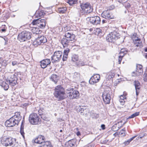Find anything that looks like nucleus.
Instances as JSON below:
<instances>
[{
    "label": "nucleus",
    "mask_w": 147,
    "mask_h": 147,
    "mask_svg": "<svg viewBox=\"0 0 147 147\" xmlns=\"http://www.w3.org/2000/svg\"><path fill=\"white\" fill-rule=\"evenodd\" d=\"M45 138L42 135L39 136L34 140L35 143L38 144H42L44 142Z\"/></svg>",
    "instance_id": "a211bd4d"
},
{
    "label": "nucleus",
    "mask_w": 147,
    "mask_h": 147,
    "mask_svg": "<svg viewBox=\"0 0 147 147\" xmlns=\"http://www.w3.org/2000/svg\"><path fill=\"white\" fill-rule=\"evenodd\" d=\"M20 133L23 137L24 138V127L22 126V125L20 127Z\"/></svg>",
    "instance_id": "58836bf2"
},
{
    "label": "nucleus",
    "mask_w": 147,
    "mask_h": 147,
    "mask_svg": "<svg viewBox=\"0 0 147 147\" xmlns=\"http://www.w3.org/2000/svg\"><path fill=\"white\" fill-rule=\"evenodd\" d=\"M120 99L124 100L125 99H126L125 96L124 95H121L120 97Z\"/></svg>",
    "instance_id": "49530a36"
},
{
    "label": "nucleus",
    "mask_w": 147,
    "mask_h": 147,
    "mask_svg": "<svg viewBox=\"0 0 147 147\" xmlns=\"http://www.w3.org/2000/svg\"><path fill=\"white\" fill-rule=\"evenodd\" d=\"M39 147H53L49 141L44 142Z\"/></svg>",
    "instance_id": "b1692460"
},
{
    "label": "nucleus",
    "mask_w": 147,
    "mask_h": 147,
    "mask_svg": "<svg viewBox=\"0 0 147 147\" xmlns=\"http://www.w3.org/2000/svg\"><path fill=\"white\" fill-rule=\"evenodd\" d=\"M127 52V50L125 48H123L121 49L120 53L121 54L122 53H123V55L124 54H126V53Z\"/></svg>",
    "instance_id": "4c0bfd02"
},
{
    "label": "nucleus",
    "mask_w": 147,
    "mask_h": 147,
    "mask_svg": "<svg viewBox=\"0 0 147 147\" xmlns=\"http://www.w3.org/2000/svg\"><path fill=\"white\" fill-rule=\"evenodd\" d=\"M130 49L132 51V52H134V51H132V49Z\"/></svg>",
    "instance_id": "69168bd1"
},
{
    "label": "nucleus",
    "mask_w": 147,
    "mask_h": 147,
    "mask_svg": "<svg viewBox=\"0 0 147 147\" xmlns=\"http://www.w3.org/2000/svg\"><path fill=\"white\" fill-rule=\"evenodd\" d=\"M89 20L90 22L94 25L99 24L100 22V18L97 16L90 17Z\"/></svg>",
    "instance_id": "ddd939ff"
},
{
    "label": "nucleus",
    "mask_w": 147,
    "mask_h": 147,
    "mask_svg": "<svg viewBox=\"0 0 147 147\" xmlns=\"http://www.w3.org/2000/svg\"><path fill=\"white\" fill-rule=\"evenodd\" d=\"M88 99L90 100L91 101H93L94 100V98L93 97H91L90 96H89L88 97Z\"/></svg>",
    "instance_id": "a18cd8bd"
},
{
    "label": "nucleus",
    "mask_w": 147,
    "mask_h": 147,
    "mask_svg": "<svg viewBox=\"0 0 147 147\" xmlns=\"http://www.w3.org/2000/svg\"><path fill=\"white\" fill-rule=\"evenodd\" d=\"M37 13H36V14H35V16H37Z\"/></svg>",
    "instance_id": "0e129e2a"
},
{
    "label": "nucleus",
    "mask_w": 147,
    "mask_h": 147,
    "mask_svg": "<svg viewBox=\"0 0 147 147\" xmlns=\"http://www.w3.org/2000/svg\"><path fill=\"white\" fill-rule=\"evenodd\" d=\"M83 107L82 106H79L78 107V111L81 113H83L84 110V109Z\"/></svg>",
    "instance_id": "f704fd0d"
},
{
    "label": "nucleus",
    "mask_w": 147,
    "mask_h": 147,
    "mask_svg": "<svg viewBox=\"0 0 147 147\" xmlns=\"http://www.w3.org/2000/svg\"><path fill=\"white\" fill-rule=\"evenodd\" d=\"M63 131V130L62 129H61L60 130V132H62Z\"/></svg>",
    "instance_id": "e2e57ef3"
},
{
    "label": "nucleus",
    "mask_w": 147,
    "mask_h": 147,
    "mask_svg": "<svg viewBox=\"0 0 147 147\" xmlns=\"http://www.w3.org/2000/svg\"><path fill=\"white\" fill-rule=\"evenodd\" d=\"M32 24L35 25L38 28H44L45 25V21L44 19H38L33 20Z\"/></svg>",
    "instance_id": "1a4fd4ad"
},
{
    "label": "nucleus",
    "mask_w": 147,
    "mask_h": 147,
    "mask_svg": "<svg viewBox=\"0 0 147 147\" xmlns=\"http://www.w3.org/2000/svg\"><path fill=\"white\" fill-rule=\"evenodd\" d=\"M123 5L126 8H129L130 6V4L127 1L125 2L123 4Z\"/></svg>",
    "instance_id": "a19ab883"
},
{
    "label": "nucleus",
    "mask_w": 147,
    "mask_h": 147,
    "mask_svg": "<svg viewBox=\"0 0 147 147\" xmlns=\"http://www.w3.org/2000/svg\"><path fill=\"white\" fill-rule=\"evenodd\" d=\"M32 30L34 34H38L40 32L39 28L37 27L33 28Z\"/></svg>",
    "instance_id": "cd10ccee"
},
{
    "label": "nucleus",
    "mask_w": 147,
    "mask_h": 147,
    "mask_svg": "<svg viewBox=\"0 0 147 147\" xmlns=\"http://www.w3.org/2000/svg\"><path fill=\"white\" fill-rule=\"evenodd\" d=\"M97 30L98 31V33H100L101 32V30L99 29H97Z\"/></svg>",
    "instance_id": "6e6d98bb"
},
{
    "label": "nucleus",
    "mask_w": 147,
    "mask_h": 147,
    "mask_svg": "<svg viewBox=\"0 0 147 147\" xmlns=\"http://www.w3.org/2000/svg\"><path fill=\"white\" fill-rule=\"evenodd\" d=\"M111 74V75L109 74V75L108 77L109 78V79L112 78L114 76V74Z\"/></svg>",
    "instance_id": "de8ad7c7"
},
{
    "label": "nucleus",
    "mask_w": 147,
    "mask_h": 147,
    "mask_svg": "<svg viewBox=\"0 0 147 147\" xmlns=\"http://www.w3.org/2000/svg\"><path fill=\"white\" fill-rule=\"evenodd\" d=\"M65 37L70 41H71L72 43L76 40L75 35L69 32H67L65 33Z\"/></svg>",
    "instance_id": "2eb2a0df"
},
{
    "label": "nucleus",
    "mask_w": 147,
    "mask_h": 147,
    "mask_svg": "<svg viewBox=\"0 0 147 147\" xmlns=\"http://www.w3.org/2000/svg\"><path fill=\"white\" fill-rule=\"evenodd\" d=\"M125 129L124 128L122 130H121V131L120 133L121 136L124 137L125 136Z\"/></svg>",
    "instance_id": "e433bc0d"
},
{
    "label": "nucleus",
    "mask_w": 147,
    "mask_h": 147,
    "mask_svg": "<svg viewBox=\"0 0 147 147\" xmlns=\"http://www.w3.org/2000/svg\"><path fill=\"white\" fill-rule=\"evenodd\" d=\"M65 145V147H72L74 145V144L72 140H70L66 142Z\"/></svg>",
    "instance_id": "a878e982"
},
{
    "label": "nucleus",
    "mask_w": 147,
    "mask_h": 147,
    "mask_svg": "<svg viewBox=\"0 0 147 147\" xmlns=\"http://www.w3.org/2000/svg\"><path fill=\"white\" fill-rule=\"evenodd\" d=\"M123 56H124V54L121 56L120 55V56H119L118 62L119 64H120L121 61L122 60V57Z\"/></svg>",
    "instance_id": "37998d69"
},
{
    "label": "nucleus",
    "mask_w": 147,
    "mask_h": 147,
    "mask_svg": "<svg viewBox=\"0 0 147 147\" xmlns=\"http://www.w3.org/2000/svg\"><path fill=\"white\" fill-rule=\"evenodd\" d=\"M105 21L106 20H103L102 21V23L103 24V23H105L106 22Z\"/></svg>",
    "instance_id": "13d9d810"
},
{
    "label": "nucleus",
    "mask_w": 147,
    "mask_h": 147,
    "mask_svg": "<svg viewBox=\"0 0 147 147\" xmlns=\"http://www.w3.org/2000/svg\"><path fill=\"white\" fill-rule=\"evenodd\" d=\"M139 137H140V138H142L143 137V136H139Z\"/></svg>",
    "instance_id": "680f3d73"
},
{
    "label": "nucleus",
    "mask_w": 147,
    "mask_h": 147,
    "mask_svg": "<svg viewBox=\"0 0 147 147\" xmlns=\"http://www.w3.org/2000/svg\"><path fill=\"white\" fill-rule=\"evenodd\" d=\"M6 82L11 86H14L16 84V80L11 77H9L6 80Z\"/></svg>",
    "instance_id": "aec40b11"
},
{
    "label": "nucleus",
    "mask_w": 147,
    "mask_h": 147,
    "mask_svg": "<svg viewBox=\"0 0 147 147\" xmlns=\"http://www.w3.org/2000/svg\"><path fill=\"white\" fill-rule=\"evenodd\" d=\"M136 136H134L131 138L129 140H127L126 142H124V143L125 145H127L129 143V142H131L132 140H133L135 137Z\"/></svg>",
    "instance_id": "473e14b6"
},
{
    "label": "nucleus",
    "mask_w": 147,
    "mask_h": 147,
    "mask_svg": "<svg viewBox=\"0 0 147 147\" xmlns=\"http://www.w3.org/2000/svg\"><path fill=\"white\" fill-rule=\"evenodd\" d=\"M102 16L106 19H111L109 11L108 10L103 12L102 14Z\"/></svg>",
    "instance_id": "4be33fe9"
},
{
    "label": "nucleus",
    "mask_w": 147,
    "mask_h": 147,
    "mask_svg": "<svg viewBox=\"0 0 147 147\" xmlns=\"http://www.w3.org/2000/svg\"><path fill=\"white\" fill-rule=\"evenodd\" d=\"M67 96L70 99L77 98L79 96V93L78 91L74 90L73 88L67 90Z\"/></svg>",
    "instance_id": "423d86ee"
},
{
    "label": "nucleus",
    "mask_w": 147,
    "mask_h": 147,
    "mask_svg": "<svg viewBox=\"0 0 147 147\" xmlns=\"http://www.w3.org/2000/svg\"><path fill=\"white\" fill-rule=\"evenodd\" d=\"M136 90V94L137 96H138L139 94V90Z\"/></svg>",
    "instance_id": "3c124183"
},
{
    "label": "nucleus",
    "mask_w": 147,
    "mask_h": 147,
    "mask_svg": "<svg viewBox=\"0 0 147 147\" xmlns=\"http://www.w3.org/2000/svg\"><path fill=\"white\" fill-rule=\"evenodd\" d=\"M132 76H135L134 75H133H133H132Z\"/></svg>",
    "instance_id": "774afa93"
},
{
    "label": "nucleus",
    "mask_w": 147,
    "mask_h": 147,
    "mask_svg": "<svg viewBox=\"0 0 147 147\" xmlns=\"http://www.w3.org/2000/svg\"><path fill=\"white\" fill-rule=\"evenodd\" d=\"M74 77L77 80H78L80 78V74L78 72H75L74 74Z\"/></svg>",
    "instance_id": "c9c22d12"
},
{
    "label": "nucleus",
    "mask_w": 147,
    "mask_h": 147,
    "mask_svg": "<svg viewBox=\"0 0 147 147\" xmlns=\"http://www.w3.org/2000/svg\"><path fill=\"white\" fill-rule=\"evenodd\" d=\"M62 55V52L61 51L55 52L51 57L52 62L54 63L59 61L61 59Z\"/></svg>",
    "instance_id": "6e6552de"
},
{
    "label": "nucleus",
    "mask_w": 147,
    "mask_h": 147,
    "mask_svg": "<svg viewBox=\"0 0 147 147\" xmlns=\"http://www.w3.org/2000/svg\"><path fill=\"white\" fill-rule=\"evenodd\" d=\"M40 65L42 68H46L47 66L49 64L51 63L50 60L48 59H46L40 62Z\"/></svg>",
    "instance_id": "f3484780"
},
{
    "label": "nucleus",
    "mask_w": 147,
    "mask_h": 147,
    "mask_svg": "<svg viewBox=\"0 0 147 147\" xmlns=\"http://www.w3.org/2000/svg\"><path fill=\"white\" fill-rule=\"evenodd\" d=\"M142 66V65L139 64H138L136 65V72H133V74L136 73V74L137 76L139 75L140 74L143 72Z\"/></svg>",
    "instance_id": "6ab92c4d"
},
{
    "label": "nucleus",
    "mask_w": 147,
    "mask_h": 147,
    "mask_svg": "<svg viewBox=\"0 0 147 147\" xmlns=\"http://www.w3.org/2000/svg\"><path fill=\"white\" fill-rule=\"evenodd\" d=\"M54 95L59 101L64 99L66 96L64 89L61 86H57L55 88Z\"/></svg>",
    "instance_id": "f257e3e1"
},
{
    "label": "nucleus",
    "mask_w": 147,
    "mask_h": 147,
    "mask_svg": "<svg viewBox=\"0 0 147 147\" xmlns=\"http://www.w3.org/2000/svg\"><path fill=\"white\" fill-rule=\"evenodd\" d=\"M76 135L78 136H79L81 135V133L80 131H78L77 132Z\"/></svg>",
    "instance_id": "864d4df0"
},
{
    "label": "nucleus",
    "mask_w": 147,
    "mask_h": 147,
    "mask_svg": "<svg viewBox=\"0 0 147 147\" xmlns=\"http://www.w3.org/2000/svg\"><path fill=\"white\" fill-rule=\"evenodd\" d=\"M134 40L133 42L136 46L140 48L142 47V43L140 38H138V39H134Z\"/></svg>",
    "instance_id": "412c9836"
},
{
    "label": "nucleus",
    "mask_w": 147,
    "mask_h": 147,
    "mask_svg": "<svg viewBox=\"0 0 147 147\" xmlns=\"http://www.w3.org/2000/svg\"><path fill=\"white\" fill-rule=\"evenodd\" d=\"M140 113L139 112H137L135 113H134L131 116H129L128 119H130L132 118H134V117L138 116L139 114Z\"/></svg>",
    "instance_id": "7c9ffc66"
},
{
    "label": "nucleus",
    "mask_w": 147,
    "mask_h": 147,
    "mask_svg": "<svg viewBox=\"0 0 147 147\" xmlns=\"http://www.w3.org/2000/svg\"><path fill=\"white\" fill-rule=\"evenodd\" d=\"M137 34H133L132 36V39L133 40V41H134V39H137L138 38L137 37Z\"/></svg>",
    "instance_id": "79ce46f5"
},
{
    "label": "nucleus",
    "mask_w": 147,
    "mask_h": 147,
    "mask_svg": "<svg viewBox=\"0 0 147 147\" xmlns=\"http://www.w3.org/2000/svg\"><path fill=\"white\" fill-rule=\"evenodd\" d=\"M1 31L3 32H5L6 31V29L4 28V27H3V28L1 29Z\"/></svg>",
    "instance_id": "5fc2aeb1"
},
{
    "label": "nucleus",
    "mask_w": 147,
    "mask_h": 147,
    "mask_svg": "<svg viewBox=\"0 0 147 147\" xmlns=\"http://www.w3.org/2000/svg\"><path fill=\"white\" fill-rule=\"evenodd\" d=\"M145 51L146 52H147V48H146L145 49Z\"/></svg>",
    "instance_id": "052dcab7"
},
{
    "label": "nucleus",
    "mask_w": 147,
    "mask_h": 147,
    "mask_svg": "<svg viewBox=\"0 0 147 147\" xmlns=\"http://www.w3.org/2000/svg\"><path fill=\"white\" fill-rule=\"evenodd\" d=\"M118 135L117 134V133H114L113 135L115 136H116L117 135Z\"/></svg>",
    "instance_id": "4d7b16f0"
},
{
    "label": "nucleus",
    "mask_w": 147,
    "mask_h": 147,
    "mask_svg": "<svg viewBox=\"0 0 147 147\" xmlns=\"http://www.w3.org/2000/svg\"><path fill=\"white\" fill-rule=\"evenodd\" d=\"M21 119V117L20 114L17 116L16 115L7 120L5 123V125L7 127H13L18 125Z\"/></svg>",
    "instance_id": "f03ea898"
},
{
    "label": "nucleus",
    "mask_w": 147,
    "mask_h": 147,
    "mask_svg": "<svg viewBox=\"0 0 147 147\" xmlns=\"http://www.w3.org/2000/svg\"><path fill=\"white\" fill-rule=\"evenodd\" d=\"M145 57L147 59V53L146 54V55H145Z\"/></svg>",
    "instance_id": "bf43d9fd"
},
{
    "label": "nucleus",
    "mask_w": 147,
    "mask_h": 147,
    "mask_svg": "<svg viewBox=\"0 0 147 147\" xmlns=\"http://www.w3.org/2000/svg\"><path fill=\"white\" fill-rule=\"evenodd\" d=\"M66 8L65 7H62L58 8V12L60 13H64L66 10Z\"/></svg>",
    "instance_id": "c85d7f7f"
},
{
    "label": "nucleus",
    "mask_w": 147,
    "mask_h": 147,
    "mask_svg": "<svg viewBox=\"0 0 147 147\" xmlns=\"http://www.w3.org/2000/svg\"><path fill=\"white\" fill-rule=\"evenodd\" d=\"M78 59V56L76 55H74L72 57V60L74 62H76Z\"/></svg>",
    "instance_id": "72a5a7b5"
},
{
    "label": "nucleus",
    "mask_w": 147,
    "mask_h": 147,
    "mask_svg": "<svg viewBox=\"0 0 147 147\" xmlns=\"http://www.w3.org/2000/svg\"><path fill=\"white\" fill-rule=\"evenodd\" d=\"M119 101L120 102L121 104L122 105H124L125 101L124 100L119 99Z\"/></svg>",
    "instance_id": "c03bdc74"
},
{
    "label": "nucleus",
    "mask_w": 147,
    "mask_h": 147,
    "mask_svg": "<svg viewBox=\"0 0 147 147\" xmlns=\"http://www.w3.org/2000/svg\"><path fill=\"white\" fill-rule=\"evenodd\" d=\"M44 111L45 110L43 108L40 109L38 111V113L40 115L43 114L44 113Z\"/></svg>",
    "instance_id": "ea45409f"
},
{
    "label": "nucleus",
    "mask_w": 147,
    "mask_h": 147,
    "mask_svg": "<svg viewBox=\"0 0 147 147\" xmlns=\"http://www.w3.org/2000/svg\"><path fill=\"white\" fill-rule=\"evenodd\" d=\"M80 6L82 9L80 12L82 15L89 13L93 11L92 7L89 3L82 4Z\"/></svg>",
    "instance_id": "7ed1b4c3"
},
{
    "label": "nucleus",
    "mask_w": 147,
    "mask_h": 147,
    "mask_svg": "<svg viewBox=\"0 0 147 147\" xmlns=\"http://www.w3.org/2000/svg\"><path fill=\"white\" fill-rule=\"evenodd\" d=\"M29 120L31 124L36 125L40 123V119L36 113H33L30 115Z\"/></svg>",
    "instance_id": "20e7f679"
},
{
    "label": "nucleus",
    "mask_w": 147,
    "mask_h": 147,
    "mask_svg": "<svg viewBox=\"0 0 147 147\" xmlns=\"http://www.w3.org/2000/svg\"><path fill=\"white\" fill-rule=\"evenodd\" d=\"M105 126L104 125L102 124L101 125V127L102 129H105Z\"/></svg>",
    "instance_id": "603ef678"
},
{
    "label": "nucleus",
    "mask_w": 147,
    "mask_h": 147,
    "mask_svg": "<svg viewBox=\"0 0 147 147\" xmlns=\"http://www.w3.org/2000/svg\"><path fill=\"white\" fill-rule=\"evenodd\" d=\"M69 51V49L68 48L66 49L64 51L63 60V61H66L67 59L68 54Z\"/></svg>",
    "instance_id": "5701e85b"
},
{
    "label": "nucleus",
    "mask_w": 147,
    "mask_h": 147,
    "mask_svg": "<svg viewBox=\"0 0 147 147\" xmlns=\"http://www.w3.org/2000/svg\"><path fill=\"white\" fill-rule=\"evenodd\" d=\"M61 42L64 47H70L72 43L71 41H70L65 37L62 39Z\"/></svg>",
    "instance_id": "dca6fc26"
},
{
    "label": "nucleus",
    "mask_w": 147,
    "mask_h": 147,
    "mask_svg": "<svg viewBox=\"0 0 147 147\" xmlns=\"http://www.w3.org/2000/svg\"><path fill=\"white\" fill-rule=\"evenodd\" d=\"M51 80L54 82L55 84H56L57 80V75L55 74H52L51 77L50 78Z\"/></svg>",
    "instance_id": "bb28decb"
},
{
    "label": "nucleus",
    "mask_w": 147,
    "mask_h": 147,
    "mask_svg": "<svg viewBox=\"0 0 147 147\" xmlns=\"http://www.w3.org/2000/svg\"><path fill=\"white\" fill-rule=\"evenodd\" d=\"M100 78V76L99 74H94L90 78L89 82L90 84H93L94 83L98 82Z\"/></svg>",
    "instance_id": "4468645a"
},
{
    "label": "nucleus",
    "mask_w": 147,
    "mask_h": 147,
    "mask_svg": "<svg viewBox=\"0 0 147 147\" xmlns=\"http://www.w3.org/2000/svg\"><path fill=\"white\" fill-rule=\"evenodd\" d=\"M102 96L103 100L105 104H109L110 103L111 97L109 90L104 91L103 93Z\"/></svg>",
    "instance_id": "f8f14e48"
},
{
    "label": "nucleus",
    "mask_w": 147,
    "mask_h": 147,
    "mask_svg": "<svg viewBox=\"0 0 147 147\" xmlns=\"http://www.w3.org/2000/svg\"><path fill=\"white\" fill-rule=\"evenodd\" d=\"M78 1H67V3L69 4L70 5H73L74 4L77 3Z\"/></svg>",
    "instance_id": "2f4dec72"
},
{
    "label": "nucleus",
    "mask_w": 147,
    "mask_h": 147,
    "mask_svg": "<svg viewBox=\"0 0 147 147\" xmlns=\"http://www.w3.org/2000/svg\"><path fill=\"white\" fill-rule=\"evenodd\" d=\"M118 34L115 31L111 32L106 37L107 40L109 42H114L118 38Z\"/></svg>",
    "instance_id": "9d476101"
},
{
    "label": "nucleus",
    "mask_w": 147,
    "mask_h": 147,
    "mask_svg": "<svg viewBox=\"0 0 147 147\" xmlns=\"http://www.w3.org/2000/svg\"><path fill=\"white\" fill-rule=\"evenodd\" d=\"M31 38V34L26 31H24L20 34L18 36V39L21 41H24Z\"/></svg>",
    "instance_id": "39448f33"
},
{
    "label": "nucleus",
    "mask_w": 147,
    "mask_h": 147,
    "mask_svg": "<svg viewBox=\"0 0 147 147\" xmlns=\"http://www.w3.org/2000/svg\"><path fill=\"white\" fill-rule=\"evenodd\" d=\"M134 83L136 90H139L140 88V84L139 82L138 81L135 80Z\"/></svg>",
    "instance_id": "393cba45"
},
{
    "label": "nucleus",
    "mask_w": 147,
    "mask_h": 147,
    "mask_svg": "<svg viewBox=\"0 0 147 147\" xmlns=\"http://www.w3.org/2000/svg\"><path fill=\"white\" fill-rule=\"evenodd\" d=\"M47 41L46 37L40 36L36 39L33 42V44L34 45L37 46L46 42Z\"/></svg>",
    "instance_id": "9b49d317"
},
{
    "label": "nucleus",
    "mask_w": 147,
    "mask_h": 147,
    "mask_svg": "<svg viewBox=\"0 0 147 147\" xmlns=\"http://www.w3.org/2000/svg\"><path fill=\"white\" fill-rule=\"evenodd\" d=\"M8 83H7L5 82H3L2 84V86L3 87L5 90H7L9 88Z\"/></svg>",
    "instance_id": "c756f323"
},
{
    "label": "nucleus",
    "mask_w": 147,
    "mask_h": 147,
    "mask_svg": "<svg viewBox=\"0 0 147 147\" xmlns=\"http://www.w3.org/2000/svg\"><path fill=\"white\" fill-rule=\"evenodd\" d=\"M16 139L11 137L6 138H3L1 140V143L4 146H11L14 144L16 142Z\"/></svg>",
    "instance_id": "0eeeda50"
},
{
    "label": "nucleus",
    "mask_w": 147,
    "mask_h": 147,
    "mask_svg": "<svg viewBox=\"0 0 147 147\" xmlns=\"http://www.w3.org/2000/svg\"><path fill=\"white\" fill-rule=\"evenodd\" d=\"M12 65H13L14 66L16 65H17V62L16 61H13L12 62Z\"/></svg>",
    "instance_id": "8fccbe9b"
},
{
    "label": "nucleus",
    "mask_w": 147,
    "mask_h": 147,
    "mask_svg": "<svg viewBox=\"0 0 147 147\" xmlns=\"http://www.w3.org/2000/svg\"><path fill=\"white\" fill-rule=\"evenodd\" d=\"M2 26H5V25H2Z\"/></svg>",
    "instance_id": "338daca9"
},
{
    "label": "nucleus",
    "mask_w": 147,
    "mask_h": 147,
    "mask_svg": "<svg viewBox=\"0 0 147 147\" xmlns=\"http://www.w3.org/2000/svg\"><path fill=\"white\" fill-rule=\"evenodd\" d=\"M45 13L42 11H40L39 13V17L42 16H43Z\"/></svg>",
    "instance_id": "09e8293b"
}]
</instances>
